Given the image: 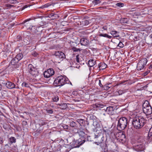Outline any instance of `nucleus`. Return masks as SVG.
Segmentation results:
<instances>
[{"instance_id":"1","label":"nucleus","mask_w":152,"mask_h":152,"mask_svg":"<svg viewBox=\"0 0 152 152\" xmlns=\"http://www.w3.org/2000/svg\"><path fill=\"white\" fill-rule=\"evenodd\" d=\"M146 120L142 117L135 118L132 121V124L134 127L136 129L142 128L145 123Z\"/></svg>"},{"instance_id":"2","label":"nucleus","mask_w":152,"mask_h":152,"mask_svg":"<svg viewBox=\"0 0 152 152\" xmlns=\"http://www.w3.org/2000/svg\"><path fill=\"white\" fill-rule=\"evenodd\" d=\"M129 122L127 119L125 117L120 118L118 120L117 125V129L119 131L124 130L127 126Z\"/></svg>"},{"instance_id":"3","label":"nucleus","mask_w":152,"mask_h":152,"mask_svg":"<svg viewBox=\"0 0 152 152\" xmlns=\"http://www.w3.org/2000/svg\"><path fill=\"white\" fill-rule=\"evenodd\" d=\"M68 81V79L66 76L60 75L54 81V84H56V86H61L67 83Z\"/></svg>"},{"instance_id":"4","label":"nucleus","mask_w":152,"mask_h":152,"mask_svg":"<svg viewBox=\"0 0 152 152\" xmlns=\"http://www.w3.org/2000/svg\"><path fill=\"white\" fill-rule=\"evenodd\" d=\"M143 112L146 115H150L152 113V108L147 101H145L142 105Z\"/></svg>"},{"instance_id":"5","label":"nucleus","mask_w":152,"mask_h":152,"mask_svg":"<svg viewBox=\"0 0 152 152\" xmlns=\"http://www.w3.org/2000/svg\"><path fill=\"white\" fill-rule=\"evenodd\" d=\"M147 61V59L145 58H143L140 60L137 64V69L138 70H140L143 69Z\"/></svg>"},{"instance_id":"6","label":"nucleus","mask_w":152,"mask_h":152,"mask_svg":"<svg viewBox=\"0 0 152 152\" xmlns=\"http://www.w3.org/2000/svg\"><path fill=\"white\" fill-rule=\"evenodd\" d=\"M85 140L83 138H80L78 140H73L72 142V145L74 148L79 147L85 142Z\"/></svg>"},{"instance_id":"7","label":"nucleus","mask_w":152,"mask_h":152,"mask_svg":"<svg viewBox=\"0 0 152 152\" xmlns=\"http://www.w3.org/2000/svg\"><path fill=\"white\" fill-rule=\"evenodd\" d=\"M54 73V71L53 69H49L47 71H45L44 73V77L46 78H49L53 75Z\"/></svg>"},{"instance_id":"8","label":"nucleus","mask_w":152,"mask_h":152,"mask_svg":"<svg viewBox=\"0 0 152 152\" xmlns=\"http://www.w3.org/2000/svg\"><path fill=\"white\" fill-rule=\"evenodd\" d=\"M18 60L16 59L15 58H13L10 62V64L12 66H14L15 68H18L21 65V64L18 63Z\"/></svg>"},{"instance_id":"9","label":"nucleus","mask_w":152,"mask_h":152,"mask_svg":"<svg viewBox=\"0 0 152 152\" xmlns=\"http://www.w3.org/2000/svg\"><path fill=\"white\" fill-rule=\"evenodd\" d=\"M53 55L55 56L57 58H65V55L62 52L60 51H56Z\"/></svg>"},{"instance_id":"10","label":"nucleus","mask_w":152,"mask_h":152,"mask_svg":"<svg viewBox=\"0 0 152 152\" xmlns=\"http://www.w3.org/2000/svg\"><path fill=\"white\" fill-rule=\"evenodd\" d=\"M53 55L55 56L57 58H65V55L62 52L60 51H56Z\"/></svg>"},{"instance_id":"11","label":"nucleus","mask_w":152,"mask_h":152,"mask_svg":"<svg viewBox=\"0 0 152 152\" xmlns=\"http://www.w3.org/2000/svg\"><path fill=\"white\" fill-rule=\"evenodd\" d=\"M80 43L81 45L87 46L89 44V41L86 38H82L80 40Z\"/></svg>"},{"instance_id":"12","label":"nucleus","mask_w":152,"mask_h":152,"mask_svg":"<svg viewBox=\"0 0 152 152\" xmlns=\"http://www.w3.org/2000/svg\"><path fill=\"white\" fill-rule=\"evenodd\" d=\"M4 83L6 87L8 88L11 89L15 88V85L12 82L7 81Z\"/></svg>"},{"instance_id":"13","label":"nucleus","mask_w":152,"mask_h":152,"mask_svg":"<svg viewBox=\"0 0 152 152\" xmlns=\"http://www.w3.org/2000/svg\"><path fill=\"white\" fill-rule=\"evenodd\" d=\"M114 108L113 107L110 106L106 108L105 111L109 115H112L113 113Z\"/></svg>"},{"instance_id":"14","label":"nucleus","mask_w":152,"mask_h":152,"mask_svg":"<svg viewBox=\"0 0 152 152\" xmlns=\"http://www.w3.org/2000/svg\"><path fill=\"white\" fill-rule=\"evenodd\" d=\"M135 148L137 151H143L145 149L144 145L142 144H140L136 146Z\"/></svg>"},{"instance_id":"15","label":"nucleus","mask_w":152,"mask_h":152,"mask_svg":"<svg viewBox=\"0 0 152 152\" xmlns=\"http://www.w3.org/2000/svg\"><path fill=\"white\" fill-rule=\"evenodd\" d=\"M92 124L96 130H101L100 125L96 120H93V123Z\"/></svg>"},{"instance_id":"16","label":"nucleus","mask_w":152,"mask_h":152,"mask_svg":"<svg viewBox=\"0 0 152 152\" xmlns=\"http://www.w3.org/2000/svg\"><path fill=\"white\" fill-rule=\"evenodd\" d=\"M29 73L33 75L34 77H36L37 76H38L39 75V73L38 70L36 69H33L32 71L29 72Z\"/></svg>"},{"instance_id":"17","label":"nucleus","mask_w":152,"mask_h":152,"mask_svg":"<svg viewBox=\"0 0 152 152\" xmlns=\"http://www.w3.org/2000/svg\"><path fill=\"white\" fill-rule=\"evenodd\" d=\"M95 138H98V141L97 143L98 144H97V145H99V144H100L101 143H102V142L103 141V140L102 139L103 138H104L102 136H101L99 135H95Z\"/></svg>"},{"instance_id":"18","label":"nucleus","mask_w":152,"mask_h":152,"mask_svg":"<svg viewBox=\"0 0 152 152\" xmlns=\"http://www.w3.org/2000/svg\"><path fill=\"white\" fill-rule=\"evenodd\" d=\"M117 135H118V140H119V141L121 140H123L124 139L125 137V136L123 133L120 132L117 134Z\"/></svg>"},{"instance_id":"19","label":"nucleus","mask_w":152,"mask_h":152,"mask_svg":"<svg viewBox=\"0 0 152 152\" xmlns=\"http://www.w3.org/2000/svg\"><path fill=\"white\" fill-rule=\"evenodd\" d=\"M77 122L79 123L80 125L81 126H86V122L83 119H78L77 120Z\"/></svg>"},{"instance_id":"20","label":"nucleus","mask_w":152,"mask_h":152,"mask_svg":"<svg viewBox=\"0 0 152 152\" xmlns=\"http://www.w3.org/2000/svg\"><path fill=\"white\" fill-rule=\"evenodd\" d=\"M146 42L148 45H152V34L150 35L147 39Z\"/></svg>"},{"instance_id":"21","label":"nucleus","mask_w":152,"mask_h":152,"mask_svg":"<svg viewBox=\"0 0 152 152\" xmlns=\"http://www.w3.org/2000/svg\"><path fill=\"white\" fill-rule=\"evenodd\" d=\"M48 17L52 19H54L57 18L59 16L56 14L51 13L48 15Z\"/></svg>"},{"instance_id":"22","label":"nucleus","mask_w":152,"mask_h":152,"mask_svg":"<svg viewBox=\"0 0 152 152\" xmlns=\"http://www.w3.org/2000/svg\"><path fill=\"white\" fill-rule=\"evenodd\" d=\"M107 65L104 63H101L99 65V70L103 69L107 67Z\"/></svg>"},{"instance_id":"23","label":"nucleus","mask_w":152,"mask_h":152,"mask_svg":"<svg viewBox=\"0 0 152 152\" xmlns=\"http://www.w3.org/2000/svg\"><path fill=\"white\" fill-rule=\"evenodd\" d=\"M110 34L114 37H119V32L116 31H112L110 32Z\"/></svg>"},{"instance_id":"24","label":"nucleus","mask_w":152,"mask_h":152,"mask_svg":"<svg viewBox=\"0 0 152 152\" xmlns=\"http://www.w3.org/2000/svg\"><path fill=\"white\" fill-rule=\"evenodd\" d=\"M96 61L93 59L90 60L88 61L89 66L91 67L93 66L95 64Z\"/></svg>"},{"instance_id":"25","label":"nucleus","mask_w":152,"mask_h":152,"mask_svg":"<svg viewBox=\"0 0 152 152\" xmlns=\"http://www.w3.org/2000/svg\"><path fill=\"white\" fill-rule=\"evenodd\" d=\"M23 56L22 53H19L18 54L15 58H16V59L18 60L19 61L20 60L23 58Z\"/></svg>"},{"instance_id":"26","label":"nucleus","mask_w":152,"mask_h":152,"mask_svg":"<svg viewBox=\"0 0 152 152\" xmlns=\"http://www.w3.org/2000/svg\"><path fill=\"white\" fill-rule=\"evenodd\" d=\"M99 35L100 37H104L107 38L109 39H111L112 37L111 36L109 35L106 34L101 33L99 34Z\"/></svg>"},{"instance_id":"27","label":"nucleus","mask_w":152,"mask_h":152,"mask_svg":"<svg viewBox=\"0 0 152 152\" xmlns=\"http://www.w3.org/2000/svg\"><path fill=\"white\" fill-rule=\"evenodd\" d=\"M35 69V68L33 67V66L32 64H30L28 65V71L29 72H30L31 71Z\"/></svg>"},{"instance_id":"28","label":"nucleus","mask_w":152,"mask_h":152,"mask_svg":"<svg viewBox=\"0 0 152 152\" xmlns=\"http://www.w3.org/2000/svg\"><path fill=\"white\" fill-rule=\"evenodd\" d=\"M10 143L12 144L13 143H15L16 142L15 138L13 137H11L10 138Z\"/></svg>"},{"instance_id":"29","label":"nucleus","mask_w":152,"mask_h":152,"mask_svg":"<svg viewBox=\"0 0 152 152\" xmlns=\"http://www.w3.org/2000/svg\"><path fill=\"white\" fill-rule=\"evenodd\" d=\"M61 106V108L62 109H66L67 107V105L66 103H63L59 104Z\"/></svg>"},{"instance_id":"30","label":"nucleus","mask_w":152,"mask_h":152,"mask_svg":"<svg viewBox=\"0 0 152 152\" xmlns=\"http://www.w3.org/2000/svg\"><path fill=\"white\" fill-rule=\"evenodd\" d=\"M148 137L149 139H152V128H151L148 133Z\"/></svg>"},{"instance_id":"31","label":"nucleus","mask_w":152,"mask_h":152,"mask_svg":"<svg viewBox=\"0 0 152 152\" xmlns=\"http://www.w3.org/2000/svg\"><path fill=\"white\" fill-rule=\"evenodd\" d=\"M30 84L27 83L25 82H23L22 84V86L23 87H26L28 88L29 87Z\"/></svg>"},{"instance_id":"32","label":"nucleus","mask_w":152,"mask_h":152,"mask_svg":"<svg viewBox=\"0 0 152 152\" xmlns=\"http://www.w3.org/2000/svg\"><path fill=\"white\" fill-rule=\"evenodd\" d=\"M121 22L122 23H127L128 22V20L126 18H124L121 20Z\"/></svg>"},{"instance_id":"33","label":"nucleus","mask_w":152,"mask_h":152,"mask_svg":"<svg viewBox=\"0 0 152 152\" xmlns=\"http://www.w3.org/2000/svg\"><path fill=\"white\" fill-rule=\"evenodd\" d=\"M89 23V22L87 20H84L82 21V24L84 26L88 25Z\"/></svg>"},{"instance_id":"34","label":"nucleus","mask_w":152,"mask_h":152,"mask_svg":"<svg viewBox=\"0 0 152 152\" xmlns=\"http://www.w3.org/2000/svg\"><path fill=\"white\" fill-rule=\"evenodd\" d=\"M101 2L100 0H94L92 2L94 4H99Z\"/></svg>"},{"instance_id":"35","label":"nucleus","mask_w":152,"mask_h":152,"mask_svg":"<svg viewBox=\"0 0 152 152\" xmlns=\"http://www.w3.org/2000/svg\"><path fill=\"white\" fill-rule=\"evenodd\" d=\"M58 99V97L57 96H55L53 98V100L54 102H57Z\"/></svg>"},{"instance_id":"36","label":"nucleus","mask_w":152,"mask_h":152,"mask_svg":"<svg viewBox=\"0 0 152 152\" xmlns=\"http://www.w3.org/2000/svg\"><path fill=\"white\" fill-rule=\"evenodd\" d=\"M72 50L75 52H77L80 51V50L79 49L75 47H73L72 48Z\"/></svg>"},{"instance_id":"37","label":"nucleus","mask_w":152,"mask_h":152,"mask_svg":"<svg viewBox=\"0 0 152 152\" xmlns=\"http://www.w3.org/2000/svg\"><path fill=\"white\" fill-rule=\"evenodd\" d=\"M47 112L50 114H52L53 112V110L52 109H47L46 110Z\"/></svg>"},{"instance_id":"38","label":"nucleus","mask_w":152,"mask_h":152,"mask_svg":"<svg viewBox=\"0 0 152 152\" xmlns=\"http://www.w3.org/2000/svg\"><path fill=\"white\" fill-rule=\"evenodd\" d=\"M76 124L75 122L72 121L70 123V125L71 127H75L76 125Z\"/></svg>"},{"instance_id":"39","label":"nucleus","mask_w":152,"mask_h":152,"mask_svg":"<svg viewBox=\"0 0 152 152\" xmlns=\"http://www.w3.org/2000/svg\"><path fill=\"white\" fill-rule=\"evenodd\" d=\"M9 1L11 4H15L17 2L16 0H10Z\"/></svg>"},{"instance_id":"40","label":"nucleus","mask_w":152,"mask_h":152,"mask_svg":"<svg viewBox=\"0 0 152 152\" xmlns=\"http://www.w3.org/2000/svg\"><path fill=\"white\" fill-rule=\"evenodd\" d=\"M116 5L118 7H121L124 6V4L121 3H118L116 4Z\"/></svg>"},{"instance_id":"41","label":"nucleus","mask_w":152,"mask_h":152,"mask_svg":"<svg viewBox=\"0 0 152 152\" xmlns=\"http://www.w3.org/2000/svg\"><path fill=\"white\" fill-rule=\"evenodd\" d=\"M51 5V4H46L43 6L41 7L42 8H47L49 6Z\"/></svg>"},{"instance_id":"42","label":"nucleus","mask_w":152,"mask_h":152,"mask_svg":"<svg viewBox=\"0 0 152 152\" xmlns=\"http://www.w3.org/2000/svg\"><path fill=\"white\" fill-rule=\"evenodd\" d=\"M77 133L79 134V135H81V136H83L85 133L83 131H80V132H77Z\"/></svg>"},{"instance_id":"43","label":"nucleus","mask_w":152,"mask_h":152,"mask_svg":"<svg viewBox=\"0 0 152 152\" xmlns=\"http://www.w3.org/2000/svg\"><path fill=\"white\" fill-rule=\"evenodd\" d=\"M7 93V91H3L1 92V94L2 96L3 97L5 96L4 95V94H6Z\"/></svg>"},{"instance_id":"44","label":"nucleus","mask_w":152,"mask_h":152,"mask_svg":"<svg viewBox=\"0 0 152 152\" xmlns=\"http://www.w3.org/2000/svg\"><path fill=\"white\" fill-rule=\"evenodd\" d=\"M17 68H15L14 67V66H12L10 67V71H12L14 70H15V69H16Z\"/></svg>"},{"instance_id":"45","label":"nucleus","mask_w":152,"mask_h":152,"mask_svg":"<svg viewBox=\"0 0 152 152\" xmlns=\"http://www.w3.org/2000/svg\"><path fill=\"white\" fill-rule=\"evenodd\" d=\"M24 26H26V27H27L28 28H30V27H31V26L30 25V23H27L26 24H25Z\"/></svg>"},{"instance_id":"46","label":"nucleus","mask_w":152,"mask_h":152,"mask_svg":"<svg viewBox=\"0 0 152 152\" xmlns=\"http://www.w3.org/2000/svg\"><path fill=\"white\" fill-rule=\"evenodd\" d=\"M102 88H103L105 90H107L110 88V87L104 85L103 86Z\"/></svg>"},{"instance_id":"47","label":"nucleus","mask_w":152,"mask_h":152,"mask_svg":"<svg viewBox=\"0 0 152 152\" xmlns=\"http://www.w3.org/2000/svg\"><path fill=\"white\" fill-rule=\"evenodd\" d=\"M4 142L3 138L2 137H0V145H2Z\"/></svg>"},{"instance_id":"48","label":"nucleus","mask_w":152,"mask_h":152,"mask_svg":"<svg viewBox=\"0 0 152 152\" xmlns=\"http://www.w3.org/2000/svg\"><path fill=\"white\" fill-rule=\"evenodd\" d=\"M124 45L121 42H120L118 44V46L120 48H123L124 47Z\"/></svg>"},{"instance_id":"49","label":"nucleus","mask_w":152,"mask_h":152,"mask_svg":"<svg viewBox=\"0 0 152 152\" xmlns=\"http://www.w3.org/2000/svg\"><path fill=\"white\" fill-rule=\"evenodd\" d=\"M6 7L8 8H10L12 7H14L13 5L10 4H6L5 5Z\"/></svg>"},{"instance_id":"50","label":"nucleus","mask_w":152,"mask_h":152,"mask_svg":"<svg viewBox=\"0 0 152 152\" xmlns=\"http://www.w3.org/2000/svg\"><path fill=\"white\" fill-rule=\"evenodd\" d=\"M32 54L34 56H36L38 55V53L36 52H33Z\"/></svg>"},{"instance_id":"51","label":"nucleus","mask_w":152,"mask_h":152,"mask_svg":"<svg viewBox=\"0 0 152 152\" xmlns=\"http://www.w3.org/2000/svg\"><path fill=\"white\" fill-rule=\"evenodd\" d=\"M79 55H77L76 56V61L78 63H79L80 62L79 60Z\"/></svg>"},{"instance_id":"52","label":"nucleus","mask_w":152,"mask_h":152,"mask_svg":"<svg viewBox=\"0 0 152 152\" xmlns=\"http://www.w3.org/2000/svg\"><path fill=\"white\" fill-rule=\"evenodd\" d=\"M150 70H147L146 72H145V73H144V75L145 76L146 75L148 74V73H150Z\"/></svg>"},{"instance_id":"53","label":"nucleus","mask_w":152,"mask_h":152,"mask_svg":"<svg viewBox=\"0 0 152 152\" xmlns=\"http://www.w3.org/2000/svg\"><path fill=\"white\" fill-rule=\"evenodd\" d=\"M27 124V122L26 121H23L22 122V124L23 125L26 126Z\"/></svg>"},{"instance_id":"54","label":"nucleus","mask_w":152,"mask_h":152,"mask_svg":"<svg viewBox=\"0 0 152 152\" xmlns=\"http://www.w3.org/2000/svg\"><path fill=\"white\" fill-rule=\"evenodd\" d=\"M99 86L101 87H103V85H102L101 83V80H99Z\"/></svg>"},{"instance_id":"55","label":"nucleus","mask_w":152,"mask_h":152,"mask_svg":"<svg viewBox=\"0 0 152 152\" xmlns=\"http://www.w3.org/2000/svg\"><path fill=\"white\" fill-rule=\"evenodd\" d=\"M127 81H124L122 82H121L120 83H118V84H116V86H118V85H121V84H123V83H125V82H127Z\"/></svg>"},{"instance_id":"56","label":"nucleus","mask_w":152,"mask_h":152,"mask_svg":"<svg viewBox=\"0 0 152 152\" xmlns=\"http://www.w3.org/2000/svg\"><path fill=\"white\" fill-rule=\"evenodd\" d=\"M31 19H28L26 20H24L23 23H22V24H25L27 21H29Z\"/></svg>"},{"instance_id":"57","label":"nucleus","mask_w":152,"mask_h":152,"mask_svg":"<svg viewBox=\"0 0 152 152\" xmlns=\"http://www.w3.org/2000/svg\"><path fill=\"white\" fill-rule=\"evenodd\" d=\"M17 38L18 39V40H20V39H21L22 37H21V36L19 35L17 37Z\"/></svg>"},{"instance_id":"58","label":"nucleus","mask_w":152,"mask_h":152,"mask_svg":"<svg viewBox=\"0 0 152 152\" xmlns=\"http://www.w3.org/2000/svg\"><path fill=\"white\" fill-rule=\"evenodd\" d=\"M97 107H100V108H102V105H101V104H97L96 105Z\"/></svg>"},{"instance_id":"59","label":"nucleus","mask_w":152,"mask_h":152,"mask_svg":"<svg viewBox=\"0 0 152 152\" xmlns=\"http://www.w3.org/2000/svg\"><path fill=\"white\" fill-rule=\"evenodd\" d=\"M63 127L65 129H67L68 128V126L67 125H65L64 126H63Z\"/></svg>"},{"instance_id":"60","label":"nucleus","mask_w":152,"mask_h":152,"mask_svg":"<svg viewBox=\"0 0 152 152\" xmlns=\"http://www.w3.org/2000/svg\"><path fill=\"white\" fill-rule=\"evenodd\" d=\"M122 90H119L118 91V93L119 94H122Z\"/></svg>"},{"instance_id":"61","label":"nucleus","mask_w":152,"mask_h":152,"mask_svg":"<svg viewBox=\"0 0 152 152\" xmlns=\"http://www.w3.org/2000/svg\"><path fill=\"white\" fill-rule=\"evenodd\" d=\"M102 29H103L104 30H107V28L106 27L104 26L102 27Z\"/></svg>"},{"instance_id":"62","label":"nucleus","mask_w":152,"mask_h":152,"mask_svg":"<svg viewBox=\"0 0 152 152\" xmlns=\"http://www.w3.org/2000/svg\"><path fill=\"white\" fill-rule=\"evenodd\" d=\"M28 7V6H27V5H26L25 6H24V7H23V8L24 9H25L26 8H27V7Z\"/></svg>"},{"instance_id":"63","label":"nucleus","mask_w":152,"mask_h":152,"mask_svg":"<svg viewBox=\"0 0 152 152\" xmlns=\"http://www.w3.org/2000/svg\"><path fill=\"white\" fill-rule=\"evenodd\" d=\"M152 68V64H151L149 66V69H151Z\"/></svg>"},{"instance_id":"64","label":"nucleus","mask_w":152,"mask_h":152,"mask_svg":"<svg viewBox=\"0 0 152 152\" xmlns=\"http://www.w3.org/2000/svg\"><path fill=\"white\" fill-rule=\"evenodd\" d=\"M2 89V86L1 84H0V90H1Z\"/></svg>"}]
</instances>
